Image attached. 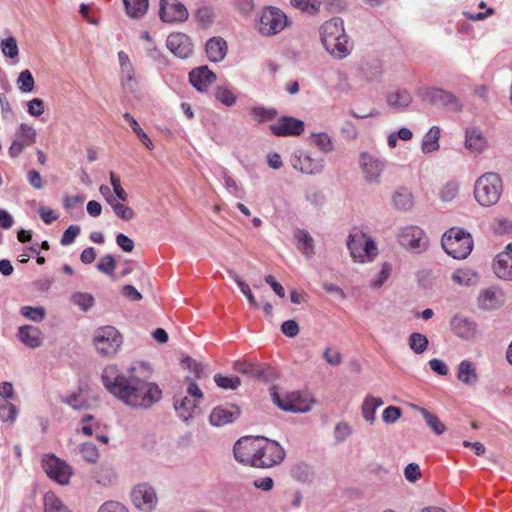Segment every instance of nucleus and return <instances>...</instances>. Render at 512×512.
I'll return each mask as SVG.
<instances>
[{
	"label": "nucleus",
	"mask_w": 512,
	"mask_h": 512,
	"mask_svg": "<svg viewBox=\"0 0 512 512\" xmlns=\"http://www.w3.org/2000/svg\"><path fill=\"white\" fill-rule=\"evenodd\" d=\"M99 512H129L128 509L121 503L116 501H109L104 503Z\"/></svg>",
	"instance_id": "obj_64"
},
{
	"label": "nucleus",
	"mask_w": 512,
	"mask_h": 512,
	"mask_svg": "<svg viewBox=\"0 0 512 512\" xmlns=\"http://www.w3.org/2000/svg\"><path fill=\"white\" fill-rule=\"evenodd\" d=\"M214 381L217 384V386L222 389L235 390L241 384L239 377H236V376L235 377H227V376H222L221 374H216L214 376Z\"/></svg>",
	"instance_id": "obj_51"
},
{
	"label": "nucleus",
	"mask_w": 512,
	"mask_h": 512,
	"mask_svg": "<svg viewBox=\"0 0 512 512\" xmlns=\"http://www.w3.org/2000/svg\"><path fill=\"white\" fill-rule=\"evenodd\" d=\"M272 397L279 408L294 413H305L312 408V401L300 392H292L281 398L273 389Z\"/></svg>",
	"instance_id": "obj_11"
},
{
	"label": "nucleus",
	"mask_w": 512,
	"mask_h": 512,
	"mask_svg": "<svg viewBox=\"0 0 512 512\" xmlns=\"http://www.w3.org/2000/svg\"><path fill=\"white\" fill-rule=\"evenodd\" d=\"M487 146V141L483 134L475 129H467L466 130V140L465 147L474 153L482 152Z\"/></svg>",
	"instance_id": "obj_29"
},
{
	"label": "nucleus",
	"mask_w": 512,
	"mask_h": 512,
	"mask_svg": "<svg viewBox=\"0 0 512 512\" xmlns=\"http://www.w3.org/2000/svg\"><path fill=\"white\" fill-rule=\"evenodd\" d=\"M116 261L112 255H104L97 263V269L107 275H113Z\"/></svg>",
	"instance_id": "obj_55"
},
{
	"label": "nucleus",
	"mask_w": 512,
	"mask_h": 512,
	"mask_svg": "<svg viewBox=\"0 0 512 512\" xmlns=\"http://www.w3.org/2000/svg\"><path fill=\"white\" fill-rule=\"evenodd\" d=\"M412 97L406 90H397L387 96V102L391 107L404 109L410 105Z\"/></svg>",
	"instance_id": "obj_35"
},
{
	"label": "nucleus",
	"mask_w": 512,
	"mask_h": 512,
	"mask_svg": "<svg viewBox=\"0 0 512 512\" xmlns=\"http://www.w3.org/2000/svg\"><path fill=\"white\" fill-rule=\"evenodd\" d=\"M132 502L139 510L152 511L157 504V496L153 487L148 484L135 486L131 493Z\"/></svg>",
	"instance_id": "obj_14"
},
{
	"label": "nucleus",
	"mask_w": 512,
	"mask_h": 512,
	"mask_svg": "<svg viewBox=\"0 0 512 512\" xmlns=\"http://www.w3.org/2000/svg\"><path fill=\"white\" fill-rule=\"evenodd\" d=\"M205 49L211 62H220L225 58L228 47L222 37H213L207 41Z\"/></svg>",
	"instance_id": "obj_24"
},
{
	"label": "nucleus",
	"mask_w": 512,
	"mask_h": 512,
	"mask_svg": "<svg viewBox=\"0 0 512 512\" xmlns=\"http://www.w3.org/2000/svg\"><path fill=\"white\" fill-rule=\"evenodd\" d=\"M398 241L403 248L415 253H421L429 246L426 233L415 225L403 227L398 234Z\"/></svg>",
	"instance_id": "obj_9"
},
{
	"label": "nucleus",
	"mask_w": 512,
	"mask_h": 512,
	"mask_svg": "<svg viewBox=\"0 0 512 512\" xmlns=\"http://www.w3.org/2000/svg\"><path fill=\"white\" fill-rule=\"evenodd\" d=\"M422 99L430 104L441 105L453 111H459L462 107L455 95L439 88L425 89L422 93Z\"/></svg>",
	"instance_id": "obj_13"
},
{
	"label": "nucleus",
	"mask_w": 512,
	"mask_h": 512,
	"mask_svg": "<svg viewBox=\"0 0 512 512\" xmlns=\"http://www.w3.org/2000/svg\"><path fill=\"white\" fill-rule=\"evenodd\" d=\"M347 246L355 262H370L378 254L375 242L359 229H353L349 234Z\"/></svg>",
	"instance_id": "obj_5"
},
{
	"label": "nucleus",
	"mask_w": 512,
	"mask_h": 512,
	"mask_svg": "<svg viewBox=\"0 0 512 512\" xmlns=\"http://www.w3.org/2000/svg\"><path fill=\"white\" fill-rule=\"evenodd\" d=\"M459 192V186L455 182H448L446 183L441 191H440V198L443 201H452Z\"/></svg>",
	"instance_id": "obj_57"
},
{
	"label": "nucleus",
	"mask_w": 512,
	"mask_h": 512,
	"mask_svg": "<svg viewBox=\"0 0 512 512\" xmlns=\"http://www.w3.org/2000/svg\"><path fill=\"white\" fill-rule=\"evenodd\" d=\"M18 336L20 340L30 348H37L42 343V333L34 326H23L19 329Z\"/></svg>",
	"instance_id": "obj_28"
},
{
	"label": "nucleus",
	"mask_w": 512,
	"mask_h": 512,
	"mask_svg": "<svg viewBox=\"0 0 512 512\" xmlns=\"http://www.w3.org/2000/svg\"><path fill=\"white\" fill-rule=\"evenodd\" d=\"M441 242L445 252L455 259H465L473 248L471 235L460 228H451L445 232Z\"/></svg>",
	"instance_id": "obj_4"
},
{
	"label": "nucleus",
	"mask_w": 512,
	"mask_h": 512,
	"mask_svg": "<svg viewBox=\"0 0 512 512\" xmlns=\"http://www.w3.org/2000/svg\"><path fill=\"white\" fill-rule=\"evenodd\" d=\"M80 453L84 460L90 463H95L99 458V452L95 444L91 442L83 443L80 448Z\"/></svg>",
	"instance_id": "obj_52"
},
{
	"label": "nucleus",
	"mask_w": 512,
	"mask_h": 512,
	"mask_svg": "<svg viewBox=\"0 0 512 512\" xmlns=\"http://www.w3.org/2000/svg\"><path fill=\"white\" fill-rule=\"evenodd\" d=\"M72 302L79 306L82 310L87 311L94 303L95 299L90 293L76 292L71 297Z\"/></svg>",
	"instance_id": "obj_47"
},
{
	"label": "nucleus",
	"mask_w": 512,
	"mask_h": 512,
	"mask_svg": "<svg viewBox=\"0 0 512 512\" xmlns=\"http://www.w3.org/2000/svg\"><path fill=\"white\" fill-rule=\"evenodd\" d=\"M42 467L50 479L61 485L68 484L73 474L70 465L55 455H46L42 460Z\"/></svg>",
	"instance_id": "obj_10"
},
{
	"label": "nucleus",
	"mask_w": 512,
	"mask_h": 512,
	"mask_svg": "<svg viewBox=\"0 0 512 512\" xmlns=\"http://www.w3.org/2000/svg\"><path fill=\"white\" fill-rule=\"evenodd\" d=\"M110 206L114 214L124 221H131L136 217L135 211L120 200H116Z\"/></svg>",
	"instance_id": "obj_45"
},
{
	"label": "nucleus",
	"mask_w": 512,
	"mask_h": 512,
	"mask_svg": "<svg viewBox=\"0 0 512 512\" xmlns=\"http://www.w3.org/2000/svg\"><path fill=\"white\" fill-rule=\"evenodd\" d=\"M150 374L149 365L144 362L132 364L129 375H123L115 364L107 365L102 372V382L109 393L132 408L148 409L162 398V390L154 382L140 378L136 372Z\"/></svg>",
	"instance_id": "obj_1"
},
{
	"label": "nucleus",
	"mask_w": 512,
	"mask_h": 512,
	"mask_svg": "<svg viewBox=\"0 0 512 512\" xmlns=\"http://www.w3.org/2000/svg\"><path fill=\"white\" fill-rule=\"evenodd\" d=\"M457 378L467 386H474L479 378L476 366L468 360L461 361L458 366Z\"/></svg>",
	"instance_id": "obj_26"
},
{
	"label": "nucleus",
	"mask_w": 512,
	"mask_h": 512,
	"mask_svg": "<svg viewBox=\"0 0 512 512\" xmlns=\"http://www.w3.org/2000/svg\"><path fill=\"white\" fill-rule=\"evenodd\" d=\"M493 269L499 278L512 280V255L510 253H499Z\"/></svg>",
	"instance_id": "obj_27"
},
{
	"label": "nucleus",
	"mask_w": 512,
	"mask_h": 512,
	"mask_svg": "<svg viewBox=\"0 0 512 512\" xmlns=\"http://www.w3.org/2000/svg\"><path fill=\"white\" fill-rule=\"evenodd\" d=\"M94 478L97 481V483L104 486H108L115 481L116 474L112 467L102 465L95 470Z\"/></svg>",
	"instance_id": "obj_42"
},
{
	"label": "nucleus",
	"mask_w": 512,
	"mask_h": 512,
	"mask_svg": "<svg viewBox=\"0 0 512 512\" xmlns=\"http://www.w3.org/2000/svg\"><path fill=\"white\" fill-rule=\"evenodd\" d=\"M189 81L198 91H205L216 81V75L207 66H201L189 73Z\"/></svg>",
	"instance_id": "obj_21"
},
{
	"label": "nucleus",
	"mask_w": 512,
	"mask_h": 512,
	"mask_svg": "<svg viewBox=\"0 0 512 512\" xmlns=\"http://www.w3.org/2000/svg\"><path fill=\"white\" fill-rule=\"evenodd\" d=\"M281 331L287 337L293 338L299 334V325L294 320H287L282 323Z\"/></svg>",
	"instance_id": "obj_63"
},
{
	"label": "nucleus",
	"mask_w": 512,
	"mask_h": 512,
	"mask_svg": "<svg viewBox=\"0 0 512 512\" xmlns=\"http://www.w3.org/2000/svg\"><path fill=\"white\" fill-rule=\"evenodd\" d=\"M428 345V338L422 333L413 332L408 338V346L416 354L424 353Z\"/></svg>",
	"instance_id": "obj_39"
},
{
	"label": "nucleus",
	"mask_w": 512,
	"mask_h": 512,
	"mask_svg": "<svg viewBox=\"0 0 512 512\" xmlns=\"http://www.w3.org/2000/svg\"><path fill=\"white\" fill-rule=\"evenodd\" d=\"M504 190L503 180L498 173L486 172L475 182L474 197L483 207H491L498 203Z\"/></svg>",
	"instance_id": "obj_3"
},
{
	"label": "nucleus",
	"mask_w": 512,
	"mask_h": 512,
	"mask_svg": "<svg viewBox=\"0 0 512 512\" xmlns=\"http://www.w3.org/2000/svg\"><path fill=\"white\" fill-rule=\"evenodd\" d=\"M21 314L32 321L40 322L45 318L46 310L43 307L23 306Z\"/></svg>",
	"instance_id": "obj_53"
},
{
	"label": "nucleus",
	"mask_w": 512,
	"mask_h": 512,
	"mask_svg": "<svg viewBox=\"0 0 512 512\" xmlns=\"http://www.w3.org/2000/svg\"><path fill=\"white\" fill-rule=\"evenodd\" d=\"M294 236L297 239L299 250L305 255L313 254V238L306 230L298 229L295 231Z\"/></svg>",
	"instance_id": "obj_40"
},
{
	"label": "nucleus",
	"mask_w": 512,
	"mask_h": 512,
	"mask_svg": "<svg viewBox=\"0 0 512 512\" xmlns=\"http://www.w3.org/2000/svg\"><path fill=\"white\" fill-rule=\"evenodd\" d=\"M320 36L327 52L335 58L343 59L350 53L348 37L341 18L335 17L322 24Z\"/></svg>",
	"instance_id": "obj_2"
},
{
	"label": "nucleus",
	"mask_w": 512,
	"mask_h": 512,
	"mask_svg": "<svg viewBox=\"0 0 512 512\" xmlns=\"http://www.w3.org/2000/svg\"><path fill=\"white\" fill-rule=\"evenodd\" d=\"M288 25V18L280 9L268 7L263 10L258 30L264 36H272L281 32Z\"/></svg>",
	"instance_id": "obj_8"
},
{
	"label": "nucleus",
	"mask_w": 512,
	"mask_h": 512,
	"mask_svg": "<svg viewBox=\"0 0 512 512\" xmlns=\"http://www.w3.org/2000/svg\"><path fill=\"white\" fill-rule=\"evenodd\" d=\"M215 96L217 100H219L226 106H232L233 104H235L237 99L233 92L225 87H217L215 91Z\"/></svg>",
	"instance_id": "obj_56"
},
{
	"label": "nucleus",
	"mask_w": 512,
	"mask_h": 512,
	"mask_svg": "<svg viewBox=\"0 0 512 512\" xmlns=\"http://www.w3.org/2000/svg\"><path fill=\"white\" fill-rule=\"evenodd\" d=\"M419 411L424 417L426 424L432 429V431L435 434L441 435L445 432V424L436 415L432 414L425 408H419Z\"/></svg>",
	"instance_id": "obj_43"
},
{
	"label": "nucleus",
	"mask_w": 512,
	"mask_h": 512,
	"mask_svg": "<svg viewBox=\"0 0 512 512\" xmlns=\"http://www.w3.org/2000/svg\"><path fill=\"white\" fill-rule=\"evenodd\" d=\"M251 115L258 123H265L274 120L278 112L275 108H267L264 106H254L250 110Z\"/></svg>",
	"instance_id": "obj_38"
},
{
	"label": "nucleus",
	"mask_w": 512,
	"mask_h": 512,
	"mask_svg": "<svg viewBox=\"0 0 512 512\" xmlns=\"http://www.w3.org/2000/svg\"><path fill=\"white\" fill-rule=\"evenodd\" d=\"M123 337L113 326H103L96 330L93 337V345L99 355L110 358L121 349Z\"/></svg>",
	"instance_id": "obj_6"
},
{
	"label": "nucleus",
	"mask_w": 512,
	"mask_h": 512,
	"mask_svg": "<svg viewBox=\"0 0 512 512\" xmlns=\"http://www.w3.org/2000/svg\"><path fill=\"white\" fill-rule=\"evenodd\" d=\"M311 142L323 152L328 153L333 150V143L327 133L311 134Z\"/></svg>",
	"instance_id": "obj_46"
},
{
	"label": "nucleus",
	"mask_w": 512,
	"mask_h": 512,
	"mask_svg": "<svg viewBox=\"0 0 512 512\" xmlns=\"http://www.w3.org/2000/svg\"><path fill=\"white\" fill-rule=\"evenodd\" d=\"M123 118L130 124L132 130L145 145V147L149 150H152L154 145L148 135L139 126L137 120L130 113H124Z\"/></svg>",
	"instance_id": "obj_41"
},
{
	"label": "nucleus",
	"mask_w": 512,
	"mask_h": 512,
	"mask_svg": "<svg viewBox=\"0 0 512 512\" xmlns=\"http://www.w3.org/2000/svg\"><path fill=\"white\" fill-rule=\"evenodd\" d=\"M228 275L231 279H233L236 284L238 285L240 291L246 296L249 304L255 308H258L259 307V304L258 302L256 301L255 299V296L253 295L249 285L244 282L241 277L236 273L234 272L233 270H229L228 271Z\"/></svg>",
	"instance_id": "obj_44"
},
{
	"label": "nucleus",
	"mask_w": 512,
	"mask_h": 512,
	"mask_svg": "<svg viewBox=\"0 0 512 512\" xmlns=\"http://www.w3.org/2000/svg\"><path fill=\"white\" fill-rule=\"evenodd\" d=\"M392 203L398 210L408 211L414 204L413 194L408 188L399 187L392 196Z\"/></svg>",
	"instance_id": "obj_30"
},
{
	"label": "nucleus",
	"mask_w": 512,
	"mask_h": 512,
	"mask_svg": "<svg viewBox=\"0 0 512 512\" xmlns=\"http://www.w3.org/2000/svg\"><path fill=\"white\" fill-rule=\"evenodd\" d=\"M160 18L163 22L174 23L183 22L188 18L186 7L177 0H161Z\"/></svg>",
	"instance_id": "obj_16"
},
{
	"label": "nucleus",
	"mask_w": 512,
	"mask_h": 512,
	"mask_svg": "<svg viewBox=\"0 0 512 512\" xmlns=\"http://www.w3.org/2000/svg\"><path fill=\"white\" fill-rule=\"evenodd\" d=\"M291 163L295 169L308 175L318 174L324 167V160L322 158H313L310 153L294 155Z\"/></svg>",
	"instance_id": "obj_19"
},
{
	"label": "nucleus",
	"mask_w": 512,
	"mask_h": 512,
	"mask_svg": "<svg viewBox=\"0 0 512 512\" xmlns=\"http://www.w3.org/2000/svg\"><path fill=\"white\" fill-rule=\"evenodd\" d=\"M452 329L458 337L467 340L472 339L476 334L475 323L461 316H456L453 318Z\"/></svg>",
	"instance_id": "obj_25"
},
{
	"label": "nucleus",
	"mask_w": 512,
	"mask_h": 512,
	"mask_svg": "<svg viewBox=\"0 0 512 512\" xmlns=\"http://www.w3.org/2000/svg\"><path fill=\"white\" fill-rule=\"evenodd\" d=\"M19 90L24 93L31 92L34 89L35 81L29 70L22 71L17 79Z\"/></svg>",
	"instance_id": "obj_49"
},
{
	"label": "nucleus",
	"mask_w": 512,
	"mask_h": 512,
	"mask_svg": "<svg viewBox=\"0 0 512 512\" xmlns=\"http://www.w3.org/2000/svg\"><path fill=\"white\" fill-rule=\"evenodd\" d=\"M261 437L246 436L239 439L233 448L235 459L254 467V459L258 456Z\"/></svg>",
	"instance_id": "obj_12"
},
{
	"label": "nucleus",
	"mask_w": 512,
	"mask_h": 512,
	"mask_svg": "<svg viewBox=\"0 0 512 512\" xmlns=\"http://www.w3.org/2000/svg\"><path fill=\"white\" fill-rule=\"evenodd\" d=\"M284 457L285 451L278 442L261 437L258 456L254 459V467L271 468L280 464Z\"/></svg>",
	"instance_id": "obj_7"
},
{
	"label": "nucleus",
	"mask_w": 512,
	"mask_h": 512,
	"mask_svg": "<svg viewBox=\"0 0 512 512\" xmlns=\"http://www.w3.org/2000/svg\"><path fill=\"white\" fill-rule=\"evenodd\" d=\"M110 183L116 195L115 198L126 202L128 200V193L122 187L120 177L114 172H110Z\"/></svg>",
	"instance_id": "obj_54"
},
{
	"label": "nucleus",
	"mask_w": 512,
	"mask_h": 512,
	"mask_svg": "<svg viewBox=\"0 0 512 512\" xmlns=\"http://www.w3.org/2000/svg\"><path fill=\"white\" fill-rule=\"evenodd\" d=\"M452 280L456 284L470 286L476 284L478 275L471 269H457L452 274Z\"/></svg>",
	"instance_id": "obj_37"
},
{
	"label": "nucleus",
	"mask_w": 512,
	"mask_h": 512,
	"mask_svg": "<svg viewBox=\"0 0 512 512\" xmlns=\"http://www.w3.org/2000/svg\"><path fill=\"white\" fill-rule=\"evenodd\" d=\"M404 476L411 483L418 481L422 476L419 465L409 463L404 469Z\"/></svg>",
	"instance_id": "obj_61"
},
{
	"label": "nucleus",
	"mask_w": 512,
	"mask_h": 512,
	"mask_svg": "<svg viewBox=\"0 0 512 512\" xmlns=\"http://www.w3.org/2000/svg\"><path fill=\"white\" fill-rule=\"evenodd\" d=\"M17 409L11 403H6L3 406H0V418L3 421H11L13 422L16 418Z\"/></svg>",
	"instance_id": "obj_62"
},
{
	"label": "nucleus",
	"mask_w": 512,
	"mask_h": 512,
	"mask_svg": "<svg viewBox=\"0 0 512 512\" xmlns=\"http://www.w3.org/2000/svg\"><path fill=\"white\" fill-rule=\"evenodd\" d=\"M271 132L278 137L299 136L303 133L305 125L300 119L291 116H282L277 122L269 126Z\"/></svg>",
	"instance_id": "obj_15"
},
{
	"label": "nucleus",
	"mask_w": 512,
	"mask_h": 512,
	"mask_svg": "<svg viewBox=\"0 0 512 512\" xmlns=\"http://www.w3.org/2000/svg\"><path fill=\"white\" fill-rule=\"evenodd\" d=\"M441 131L438 126H433L430 130L424 135L422 140V151L424 153H431L437 151L439 149V139H440Z\"/></svg>",
	"instance_id": "obj_33"
},
{
	"label": "nucleus",
	"mask_w": 512,
	"mask_h": 512,
	"mask_svg": "<svg viewBox=\"0 0 512 512\" xmlns=\"http://www.w3.org/2000/svg\"><path fill=\"white\" fill-rule=\"evenodd\" d=\"M503 301L502 292L496 288H487L478 296V306L485 310L498 308Z\"/></svg>",
	"instance_id": "obj_23"
},
{
	"label": "nucleus",
	"mask_w": 512,
	"mask_h": 512,
	"mask_svg": "<svg viewBox=\"0 0 512 512\" xmlns=\"http://www.w3.org/2000/svg\"><path fill=\"white\" fill-rule=\"evenodd\" d=\"M360 166L364 177L369 183H379L385 168V162L367 153L360 156Z\"/></svg>",
	"instance_id": "obj_18"
},
{
	"label": "nucleus",
	"mask_w": 512,
	"mask_h": 512,
	"mask_svg": "<svg viewBox=\"0 0 512 512\" xmlns=\"http://www.w3.org/2000/svg\"><path fill=\"white\" fill-rule=\"evenodd\" d=\"M196 400L189 399L187 396H184L180 399H176L174 403L175 410L178 416L183 421H188L193 417L195 409L197 407Z\"/></svg>",
	"instance_id": "obj_31"
},
{
	"label": "nucleus",
	"mask_w": 512,
	"mask_h": 512,
	"mask_svg": "<svg viewBox=\"0 0 512 512\" xmlns=\"http://www.w3.org/2000/svg\"><path fill=\"white\" fill-rule=\"evenodd\" d=\"M121 84L123 89L129 92H134L137 89L138 83L134 68L121 71Z\"/></svg>",
	"instance_id": "obj_48"
},
{
	"label": "nucleus",
	"mask_w": 512,
	"mask_h": 512,
	"mask_svg": "<svg viewBox=\"0 0 512 512\" xmlns=\"http://www.w3.org/2000/svg\"><path fill=\"white\" fill-rule=\"evenodd\" d=\"M166 46L172 54L181 59H187L193 52L191 39L180 32L171 33L167 38Z\"/></svg>",
	"instance_id": "obj_17"
},
{
	"label": "nucleus",
	"mask_w": 512,
	"mask_h": 512,
	"mask_svg": "<svg viewBox=\"0 0 512 512\" xmlns=\"http://www.w3.org/2000/svg\"><path fill=\"white\" fill-rule=\"evenodd\" d=\"M290 2L293 7L310 14L318 12L321 5L316 0H290Z\"/></svg>",
	"instance_id": "obj_50"
},
{
	"label": "nucleus",
	"mask_w": 512,
	"mask_h": 512,
	"mask_svg": "<svg viewBox=\"0 0 512 512\" xmlns=\"http://www.w3.org/2000/svg\"><path fill=\"white\" fill-rule=\"evenodd\" d=\"M80 233V227L77 225H70L63 233L61 238V244L63 246H68L75 241V238Z\"/></svg>",
	"instance_id": "obj_60"
},
{
	"label": "nucleus",
	"mask_w": 512,
	"mask_h": 512,
	"mask_svg": "<svg viewBox=\"0 0 512 512\" xmlns=\"http://www.w3.org/2000/svg\"><path fill=\"white\" fill-rule=\"evenodd\" d=\"M43 501L44 512H72L52 491L45 493Z\"/></svg>",
	"instance_id": "obj_34"
},
{
	"label": "nucleus",
	"mask_w": 512,
	"mask_h": 512,
	"mask_svg": "<svg viewBox=\"0 0 512 512\" xmlns=\"http://www.w3.org/2000/svg\"><path fill=\"white\" fill-rule=\"evenodd\" d=\"M383 405V400L379 397L368 395L365 397L361 412L363 418L372 424L375 421V413L378 407Z\"/></svg>",
	"instance_id": "obj_32"
},
{
	"label": "nucleus",
	"mask_w": 512,
	"mask_h": 512,
	"mask_svg": "<svg viewBox=\"0 0 512 512\" xmlns=\"http://www.w3.org/2000/svg\"><path fill=\"white\" fill-rule=\"evenodd\" d=\"M127 14L132 18H141L148 9V0H123Z\"/></svg>",
	"instance_id": "obj_36"
},
{
	"label": "nucleus",
	"mask_w": 512,
	"mask_h": 512,
	"mask_svg": "<svg viewBox=\"0 0 512 512\" xmlns=\"http://www.w3.org/2000/svg\"><path fill=\"white\" fill-rule=\"evenodd\" d=\"M36 140V131L24 123L20 125L16 138L13 140L9 154L12 157L18 156L25 147L32 145Z\"/></svg>",
	"instance_id": "obj_20"
},
{
	"label": "nucleus",
	"mask_w": 512,
	"mask_h": 512,
	"mask_svg": "<svg viewBox=\"0 0 512 512\" xmlns=\"http://www.w3.org/2000/svg\"><path fill=\"white\" fill-rule=\"evenodd\" d=\"M239 410L235 407H216L212 410L209 420L211 425L220 427L234 422L239 416Z\"/></svg>",
	"instance_id": "obj_22"
},
{
	"label": "nucleus",
	"mask_w": 512,
	"mask_h": 512,
	"mask_svg": "<svg viewBox=\"0 0 512 512\" xmlns=\"http://www.w3.org/2000/svg\"><path fill=\"white\" fill-rule=\"evenodd\" d=\"M2 52L9 58H15L18 55V46L14 37H8L1 43Z\"/></svg>",
	"instance_id": "obj_58"
},
{
	"label": "nucleus",
	"mask_w": 512,
	"mask_h": 512,
	"mask_svg": "<svg viewBox=\"0 0 512 512\" xmlns=\"http://www.w3.org/2000/svg\"><path fill=\"white\" fill-rule=\"evenodd\" d=\"M402 416V410L396 406H388L382 413V419L386 423H395Z\"/></svg>",
	"instance_id": "obj_59"
}]
</instances>
